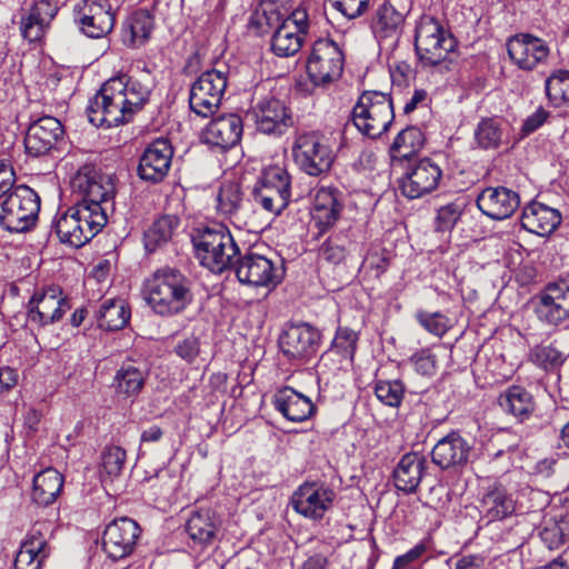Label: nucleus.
I'll use <instances>...</instances> for the list:
<instances>
[{
	"label": "nucleus",
	"instance_id": "f257e3e1",
	"mask_svg": "<svg viewBox=\"0 0 569 569\" xmlns=\"http://www.w3.org/2000/svg\"><path fill=\"white\" fill-rule=\"evenodd\" d=\"M156 87L150 69L132 70L106 81L90 99L87 114L94 127H117L130 122L148 103Z\"/></svg>",
	"mask_w": 569,
	"mask_h": 569
},
{
	"label": "nucleus",
	"instance_id": "f03ea898",
	"mask_svg": "<svg viewBox=\"0 0 569 569\" xmlns=\"http://www.w3.org/2000/svg\"><path fill=\"white\" fill-rule=\"evenodd\" d=\"M192 286L191 279L181 270L163 267L146 278L142 293L156 315L173 317L182 313L192 303Z\"/></svg>",
	"mask_w": 569,
	"mask_h": 569
},
{
	"label": "nucleus",
	"instance_id": "7ed1b4c3",
	"mask_svg": "<svg viewBox=\"0 0 569 569\" xmlns=\"http://www.w3.org/2000/svg\"><path fill=\"white\" fill-rule=\"evenodd\" d=\"M191 242L199 263L217 274L233 269L240 254L230 230L223 224L214 223L193 229Z\"/></svg>",
	"mask_w": 569,
	"mask_h": 569
},
{
	"label": "nucleus",
	"instance_id": "20e7f679",
	"mask_svg": "<svg viewBox=\"0 0 569 569\" xmlns=\"http://www.w3.org/2000/svg\"><path fill=\"white\" fill-rule=\"evenodd\" d=\"M457 41L433 17L423 16L415 36V48L419 60L425 67L437 68L440 73L448 72L450 54Z\"/></svg>",
	"mask_w": 569,
	"mask_h": 569
},
{
	"label": "nucleus",
	"instance_id": "39448f33",
	"mask_svg": "<svg viewBox=\"0 0 569 569\" xmlns=\"http://www.w3.org/2000/svg\"><path fill=\"white\" fill-rule=\"evenodd\" d=\"M72 188L82 196L77 204H82L88 211L102 212V220L108 221V212L113 210L116 193L110 174L101 173L93 166H83L73 177Z\"/></svg>",
	"mask_w": 569,
	"mask_h": 569
},
{
	"label": "nucleus",
	"instance_id": "423d86ee",
	"mask_svg": "<svg viewBox=\"0 0 569 569\" xmlns=\"http://www.w3.org/2000/svg\"><path fill=\"white\" fill-rule=\"evenodd\" d=\"M393 117L391 98L380 91H365L352 110L357 129L373 139L388 130Z\"/></svg>",
	"mask_w": 569,
	"mask_h": 569
},
{
	"label": "nucleus",
	"instance_id": "0eeeda50",
	"mask_svg": "<svg viewBox=\"0 0 569 569\" xmlns=\"http://www.w3.org/2000/svg\"><path fill=\"white\" fill-rule=\"evenodd\" d=\"M39 210L38 194L28 186H17L3 197L0 224L10 232H26L34 226Z\"/></svg>",
	"mask_w": 569,
	"mask_h": 569
},
{
	"label": "nucleus",
	"instance_id": "6e6552de",
	"mask_svg": "<svg viewBox=\"0 0 569 569\" xmlns=\"http://www.w3.org/2000/svg\"><path fill=\"white\" fill-rule=\"evenodd\" d=\"M343 67L345 54L337 42L329 38L313 42L306 62L307 76L313 86L326 88L337 82Z\"/></svg>",
	"mask_w": 569,
	"mask_h": 569
},
{
	"label": "nucleus",
	"instance_id": "1a4fd4ad",
	"mask_svg": "<svg viewBox=\"0 0 569 569\" xmlns=\"http://www.w3.org/2000/svg\"><path fill=\"white\" fill-rule=\"evenodd\" d=\"M102 217V212L88 211L82 204L76 203L57 219L56 233L61 242L80 248L107 224Z\"/></svg>",
	"mask_w": 569,
	"mask_h": 569
},
{
	"label": "nucleus",
	"instance_id": "9d476101",
	"mask_svg": "<svg viewBox=\"0 0 569 569\" xmlns=\"http://www.w3.org/2000/svg\"><path fill=\"white\" fill-rule=\"evenodd\" d=\"M253 202L266 212L278 216L290 201V176L279 166H272L263 171L261 184L252 191Z\"/></svg>",
	"mask_w": 569,
	"mask_h": 569
},
{
	"label": "nucleus",
	"instance_id": "9b49d317",
	"mask_svg": "<svg viewBox=\"0 0 569 569\" xmlns=\"http://www.w3.org/2000/svg\"><path fill=\"white\" fill-rule=\"evenodd\" d=\"M227 84L224 71L212 69L201 73L190 88V109L202 118L212 116L221 103Z\"/></svg>",
	"mask_w": 569,
	"mask_h": 569
},
{
	"label": "nucleus",
	"instance_id": "f8f14e48",
	"mask_svg": "<svg viewBox=\"0 0 569 569\" xmlns=\"http://www.w3.org/2000/svg\"><path fill=\"white\" fill-rule=\"evenodd\" d=\"M71 306L67 296L57 286L37 290L27 305V321L42 328L60 321Z\"/></svg>",
	"mask_w": 569,
	"mask_h": 569
},
{
	"label": "nucleus",
	"instance_id": "ddd939ff",
	"mask_svg": "<svg viewBox=\"0 0 569 569\" xmlns=\"http://www.w3.org/2000/svg\"><path fill=\"white\" fill-rule=\"evenodd\" d=\"M535 315L546 327L557 328L569 320V283H548L535 298Z\"/></svg>",
	"mask_w": 569,
	"mask_h": 569
},
{
	"label": "nucleus",
	"instance_id": "4468645a",
	"mask_svg": "<svg viewBox=\"0 0 569 569\" xmlns=\"http://www.w3.org/2000/svg\"><path fill=\"white\" fill-rule=\"evenodd\" d=\"M292 152L297 166L313 177L327 172L333 162L332 150L315 133L299 134L293 143Z\"/></svg>",
	"mask_w": 569,
	"mask_h": 569
},
{
	"label": "nucleus",
	"instance_id": "2eb2a0df",
	"mask_svg": "<svg viewBox=\"0 0 569 569\" xmlns=\"http://www.w3.org/2000/svg\"><path fill=\"white\" fill-rule=\"evenodd\" d=\"M320 345V332L309 323H292L279 337L282 353L291 360L307 361L312 358Z\"/></svg>",
	"mask_w": 569,
	"mask_h": 569
},
{
	"label": "nucleus",
	"instance_id": "dca6fc26",
	"mask_svg": "<svg viewBox=\"0 0 569 569\" xmlns=\"http://www.w3.org/2000/svg\"><path fill=\"white\" fill-rule=\"evenodd\" d=\"M236 276L242 283L254 287L277 286L282 279V268L262 254L248 252L236 260Z\"/></svg>",
	"mask_w": 569,
	"mask_h": 569
},
{
	"label": "nucleus",
	"instance_id": "f3484780",
	"mask_svg": "<svg viewBox=\"0 0 569 569\" xmlns=\"http://www.w3.org/2000/svg\"><path fill=\"white\" fill-rule=\"evenodd\" d=\"M140 536V527L129 518H120L110 522L102 537V548L107 556L112 560H120L134 549Z\"/></svg>",
	"mask_w": 569,
	"mask_h": 569
},
{
	"label": "nucleus",
	"instance_id": "a211bd4d",
	"mask_svg": "<svg viewBox=\"0 0 569 569\" xmlns=\"http://www.w3.org/2000/svg\"><path fill=\"white\" fill-rule=\"evenodd\" d=\"M336 493L325 483L305 482L293 493L291 503L300 515L310 519H321L332 507Z\"/></svg>",
	"mask_w": 569,
	"mask_h": 569
},
{
	"label": "nucleus",
	"instance_id": "6ab92c4d",
	"mask_svg": "<svg viewBox=\"0 0 569 569\" xmlns=\"http://www.w3.org/2000/svg\"><path fill=\"white\" fill-rule=\"evenodd\" d=\"M76 21L83 34L100 39L112 31L114 14L108 1L83 0L78 6Z\"/></svg>",
	"mask_w": 569,
	"mask_h": 569
},
{
	"label": "nucleus",
	"instance_id": "aec40b11",
	"mask_svg": "<svg viewBox=\"0 0 569 569\" xmlns=\"http://www.w3.org/2000/svg\"><path fill=\"white\" fill-rule=\"evenodd\" d=\"M173 150L166 139L151 142L139 159L137 173L139 178L149 183L161 182L169 172Z\"/></svg>",
	"mask_w": 569,
	"mask_h": 569
},
{
	"label": "nucleus",
	"instance_id": "412c9836",
	"mask_svg": "<svg viewBox=\"0 0 569 569\" xmlns=\"http://www.w3.org/2000/svg\"><path fill=\"white\" fill-rule=\"evenodd\" d=\"M507 51L511 61L522 70H533L545 63L549 56L547 43L532 34L518 33L507 42Z\"/></svg>",
	"mask_w": 569,
	"mask_h": 569
},
{
	"label": "nucleus",
	"instance_id": "4be33fe9",
	"mask_svg": "<svg viewBox=\"0 0 569 569\" xmlns=\"http://www.w3.org/2000/svg\"><path fill=\"white\" fill-rule=\"evenodd\" d=\"M252 113L257 129L267 134H282L293 120L286 104L274 97L260 99L253 107Z\"/></svg>",
	"mask_w": 569,
	"mask_h": 569
},
{
	"label": "nucleus",
	"instance_id": "5701e85b",
	"mask_svg": "<svg viewBox=\"0 0 569 569\" xmlns=\"http://www.w3.org/2000/svg\"><path fill=\"white\" fill-rule=\"evenodd\" d=\"M61 122L50 116H44L32 122L24 137L26 152L32 157L47 154L63 137Z\"/></svg>",
	"mask_w": 569,
	"mask_h": 569
},
{
	"label": "nucleus",
	"instance_id": "b1692460",
	"mask_svg": "<svg viewBox=\"0 0 569 569\" xmlns=\"http://www.w3.org/2000/svg\"><path fill=\"white\" fill-rule=\"evenodd\" d=\"M519 204V194L506 187H488L477 197L479 210L493 220L509 218Z\"/></svg>",
	"mask_w": 569,
	"mask_h": 569
},
{
	"label": "nucleus",
	"instance_id": "393cba45",
	"mask_svg": "<svg viewBox=\"0 0 569 569\" xmlns=\"http://www.w3.org/2000/svg\"><path fill=\"white\" fill-rule=\"evenodd\" d=\"M243 124L236 113L213 118L202 132L204 143L222 150L234 147L241 139Z\"/></svg>",
	"mask_w": 569,
	"mask_h": 569
},
{
	"label": "nucleus",
	"instance_id": "a878e982",
	"mask_svg": "<svg viewBox=\"0 0 569 569\" xmlns=\"http://www.w3.org/2000/svg\"><path fill=\"white\" fill-rule=\"evenodd\" d=\"M59 11V0H36L28 13L21 18L22 37L34 42L40 40L49 29Z\"/></svg>",
	"mask_w": 569,
	"mask_h": 569
},
{
	"label": "nucleus",
	"instance_id": "bb28decb",
	"mask_svg": "<svg viewBox=\"0 0 569 569\" xmlns=\"http://www.w3.org/2000/svg\"><path fill=\"white\" fill-rule=\"evenodd\" d=\"M440 178V168L429 159H422L407 173L400 187L407 198L417 199L433 191Z\"/></svg>",
	"mask_w": 569,
	"mask_h": 569
},
{
	"label": "nucleus",
	"instance_id": "cd10ccee",
	"mask_svg": "<svg viewBox=\"0 0 569 569\" xmlns=\"http://www.w3.org/2000/svg\"><path fill=\"white\" fill-rule=\"evenodd\" d=\"M471 447L459 433L451 432L440 439L432 449V462L441 469L467 463Z\"/></svg>",
	"mask_w": 569,
	"mask_h": 569
},
{
	"label": "nucleus",
	"instance_id": "c85d7f7f",
	"mask_svg": "<svg viewBox=\"0 0 569 569\" xmlns=\"http://www.w3.org/2000/svg\"><path fill=\"white\" fill-rule=\"evenodd\" d=\"M560 222L558 210L537 201L529 203L521 214L522 228L541 237L552 233Z\"/></svg>",
	"mask_w": 569,
	"mask_h": 569
},
{
	"label": "nucleus",
	"instance_id": "c756f323",
	"mask_svg": "<svg viewBox=\"0 0 569 569\" xmlns=\"http://www.w3.org/2000/svg\"><path fill=\"white\" fill-rule=\"evenodd\" d=\"M274 408L288 420L301 422L315 411L311 400L291 387L280 389L273 397Z\"/></svg>",
	"mask_w": 569,
	"mask_h": 569
},
{
	"label": "nucleus",
	"instance_id": "7c9ffc66",
	"mask_svg": "<svg viewBox=\"0 0 569 569\" xmlns=\"http://www.w3.org/2000/svg\"><path fill=\"white\" fill-rule=\"evenodd\" d=\"M480 511L488 522L502 520L515 511V501L502 485L487 488L480 501Z\"/></svg>",
	"mask_w": 569,
	"mask_h": 569
},
{
	"label": "nucleus",
	"instance_id": "2f4dec72",
	"mask_svg": "<svg viewBox=\"0 0 569 569\" xmlns=\"http://www.w3.org/2000/svg\"><path fill=\"white\" fill-rule=\"evenodd\" d=\"M342 203L333 188H320L313 200V220L321 231L333 226L340 217Z\"/></svg>",
	"mask_w": 569,
	"mask_h": 569
},
{
	"label": "nucleus",
	"instance_id": "473e14b6",
	"mask_svg": "<svg viewBox=\"0 0 569 569\" xmlns=\"http://www.w3.org/2000/svg\"><path fill=\"white\" fill-rule=\"evenodd\" d=\"M219 522L210 509L192 511L186 522V531L194 545L206 547L211 545L217 536Z\"/></svg>",
	"mask_w": 569,
	"mask_h": 569
},
{
	"label": "nucleus",
	"instance_id": "72a5a7b5",
	"mask_svg": "<svg viewBox=\"0 0 569 569\" xmlns=\"http://www.w3.org/2000/svg\"><path fill=\"white\" fill-rule=\"evenodd\" d=\"M425 470V460L417 453L405 455L393 470V481L398 490L412 493L417 490Z\"/></svg>",
	"mask_w": 569,
	"mask_h": 569
},
{
	"label": "nucleus",
	"instance_id": "f704fd0d",
	"mask_svg": "<svg viewBox=\"0 0 569 569\" xmlns=\"http://www.w3.org/2000/svg\"><path fill=\"white\" fill-rule=\"evenodd\" d=\"M154 27V19L148 10L132 12L123 23L122 41L126 46L138 48L146 43Z\"/></svg>",
	"mask_w": 569,
	"mask_h": 569
},
{
	"label": "nucleus",
	"instance_id": "c9c22d12",
	"mask_svg": "<svg viewBox=\"0 0 569 569\" xmlns=\"http://www.w3.org/2000/svg\"><path fill=\"white\" fill-rule=\"evenodd\" d=\"M62 487V475L53 468H47L33 478L32 500L37 505L49 506L56 501Z\"/></svg>",
	"mask_w": 569,
	"mask_h": 569
},
{
	"label": "nucleus",
	"instance_id": "e433bc0d",
	"mask_svg": "<svg viewBox=\"0 0 569 569\" xmlns=\"http://www.w3.org/2000/svg\"><path fill=\"white\" fill-rule=\"evenodd\" d=\"M403 20V14L391 3L383 2L373 13L371 29L379 40L393 38L400 33Z\"/></svg>",
	"mask_w": 569,
	"mask_h": 569
},
{
	"label": "nucleus",
	"instance_id": "4c0bfd02",
	"mask_svg": "<svg viewBox=\"0 0 569 569\" xmlns=\"http://www.w3.org/2000/svg\"><path fill=\"white\" fill-rule=\"evenodd\" d=\"M503 411L513 416L519 421L528 419L535 410L533 397L520 386L508 388L498 399Z\"/></svg>",
	"mask_w": 569,
	"mask_h": 569
},
{
	"label": "nucleus",
	"instance_id": "58836bf2",
	"mask_svg": "<svg viewBox=\"0 0 569 569\" xmlns=\"http://www.w3.org/2000/svg\"><path fill=\"white\" fill-rule=\"evenodd\" d=\"M130 315V309L123 299H107L99 307L97 320L100 328L117 331L129 322Z\"/></svg>",
	"mask_w": 569,
	"mask_h": 569
},
{
	"label": "nucleus",
	"instance_id": "ea45409f",
	"mask_svg": "<svg viewBox=\"0 0 569 569\" xmlns=\"http://www.w3.org/2000/svg\"><path fill=\"white\" fill-rule=\"evenodd\" d=\"M273 28L276 31L271 39V50L274 54L278 57L296 54L302 46L303 36L295 30L290 22H280Z\"/></svg>",
	"mask_w": 569,
	"mask_h": 569
},
{
	"label": "nucleus",
	"instance_id": "a19ab883",
	"mask_svg": "<svg viewBox=\"0 0 569 569\" xmlns=\"http://www.w3.org/2000/svg\"><path fill=\"white\" fill-rule=\"evenodd\" d=\"M179 226V218L172 214H164L152 222L144 232V248L149 252L156 251L166 244Z\"/></svg>",
	"mask_w": 569,
	"mask_h": 569
},
{
	"label": "nucleus",
	"instance_id": "79ce46f5",
	"mask_svg": "<svg viewBox=\"0 0 569 569\" xmlns=\"http://www.w3.org/2000/svg\"><path fill=\"white\" fill-rule=\"evenodd\" d=\"M146 373L132 363H124L114 376V386L118 395L126 398L136 397L142 390Z\"/></svg>",
	"mask_w": 569,
	"mask_h": 569
},
{
	"label": "nucleus",
	"instance_id": "37998d69",
	"mask_svg": "<svg viewBox=\"0 0 569 569\" xmlns=\"http://www.w3.org/2000/svg\"><path fill=\"white\" fill-rule=\"evenodd\" d=\"M291 10V0H261L256 14V23L261 32L273 29Z\"/></svg>",
	"mask_w": 569,
	"mask_h": 569
},
{
	"label": "nucleus",
	"instance_id": "c03bdc74",
	"mask_svg": "<svg viewBox=\"0 0 569 569\" xmlns=\"http://www.w3.org/2000/svg\"><path fill=\"white\" fill-rule=\"evenodd\" d=\"M423 143L425 137L422 131L418 127L411 126L397 134L391 146V151L395 157L409 159L422 148Z\"/></svg>",
	"mask_w": 569,
	"mask_h": 569
},
{
	"label": "nucleus",
	"instance_id": "a18cd8bd",
	"mask_svg": "<svg viewBox=\"0 0 569 569\" xmlns=\"http://www.w3.org/2000/svg\"><path fill=\"white\" fill-rule=\"evenodd\" d=\"M503 133V121L497 118H485L477 124L475 139L480 148L495 149L501 144Z\"/></svg>",
	"mask_w": 569,
	"mask_h": 569
},
{
	"label": "nucleus",
	"instance_id": "49530a36",
	"mask_svg": "<svg viewBox=\"0 0 569 569\" xmlns=\"http://www.w3.org/2000/svg\"><path fill=\"white\" fill-rule=\"evenodd\" d=\"M217 201V208L222 214L229 218L237 217L244 206L243 193L239 183H223L218 192Z\"/></svg>",
	"mask_w": 569,
	"mask_h": 569
},
{
	"label": "nucleus",
	"instance_id": "de8ad7c7",
	"mask_svg": "<svg viewBox=\"0 0 569 569\" xmlns=\"http://www.w3.org/2000/svg\"><path fill=\"white\" fill-rule=\"evenodd\" d=\"M358 333L347 327L339 328L332 341L330 350H328L321 358L323 361L326 358L337 355L341 358V361L352 362L353 356L357 349Z\"/></svg>",
	"mask_w": 569,
	"mask_h": 569
},
{
	"label": "nucleus",
	"instance_id": "09e8293b",
	"mask_svg": "<svg viewBox=\"0 0 569 569\" xmlns=\"http://www.w3.org/2000/svg\"><path fill=\"white\" fill-rule=\"evenodd\" d=\"M548 99L555 107L569 102V71H558L546 81Z\"/></svg>",
	"mask_w": 569,
	"mask_h": 569
},
{
	"label": "nucleus",
	"instance_id": "8fccbe9b",
	"mask_svg": "<svg viewBox=\"0 0 569 569\" xmlns=\"http://www.w3.org/2000/svg\"><path fill=\"white\" fill-rule=\"evenodd\" d=\"M529 359L536 366L551 370L565 361V356L552 345H537L530 350Z\"/></svg>",
	"mask_w": 569,
	"mask_h": 569
},
{
	"label": "nucleus",
	"instance_id": "3c124183",
	"mask_svg": "<svg viewBox=\"0 0 569 569\" xmlns=\"http://www.w3.org/2000/svg\"><path fill=\"white\" fill-rule=\"evenodd\" d=\"M375 395L383 405L399 407L405 395V386L400 380H379L375 386Z\"/></svg>",
	"mask_w": 569,
	"mask_h": 569
},
{
	"label": "nucleus",
	"instance_id": "603ef678",
	"mask_svg": "<svg viewBox=\"0 0 569 569\" xmlns=\"http://www.w3.org/2000/svg\"><path fill=\"white\" fill-rule=\"evenodd\" d=\"M416 319L425 330L437 337H442L451 327L449 318L441 312L420 310L416 313Z\"/></svg>",
	"mask_w": 569,
	"mask_h": 569
},
{
	"label": "nucleus",
	"instance_id": "864d4df0",
	"mask_svg": "<svg viewBox=\"0 0 569 569\" xmlns=\"http://www.w3.org/2000/svg\"><path fill=\"white\" fill-rule=\"evenodd\" d=\"M50 551H42L21 545L14 560L16 569H41L43 561L49 557Z\"/></svg>",
	"mask_w": 569,
	"mask_h": 569
},
{
	"label": "nucleus",
	"instance_id": "5fc2aeb1",
	"mask_svg": "<svg viewBox=\"0 0 569 569\" xmlns=\"http://www.w3.org/2000/svg\"><path fill=\"white\" fill-rule=\"evenodd\" d=\"M462 213L460 204L451 202L438 209L436 217V230L438 232H446L453 229Z\"/></svg>",
	"mask_w": 569,
	"mask_h": 569
},
{
	"label": "nucleus",
	"instance_id": "6e6d98bb",
	"mask_svg": "<svg viewBox=\"0 0 569 569\" xmlns=\"http://www.w3.org/2000/svg\"><path fill=\"white\" fill-rule=\"evenodd\" d=\"M126 461V451L118 446L107 447L102 453L103 471L110 477L120 475Z\"/></svg>",
	"mask_w": 569,
	"mask_h": 569
},
{
	"label": "nucleus",
	"instance_id": "4d7b16f0",
	"mask_svg": "<svg viewBox=\"0 0 569 569\" xmlns=\"http://www.w3.org/2000/svg\"><path fill=\"white\" fill-rule=\"evenodd\" d=\"M346 258V249L336 239L326 240L319 248V259L337 266Z\"/></svg>",
	"mask_w": 569,
	"mask_h": 569
},
{
	"label": "nucleus",
	"instance_id": "13d9d810",
	"mask_svg": "<svg viewBox=\"0 0 569 569\" xmlns=\"http://www.w3.org/2000/svg\"><path fill=\"white\" fill-rule=\"evenodd\" d=\"M174 353L188 363L194 362L200 355V340L191 335L177 342Z\"/></svg>",
	"mask_w": 569,
	"mask_h": 569
},
{
	"label": "nucleus",
	"instance_id": "bf43d9fd",
	"mask_svg": "<svg viewBox=\"0 0 569 569\" xmlns=\"http://www.w3.org/2000/svg\"><path fill=\"white\" fill-rule=\"evenodd\" d=\"M331 6L348 19H356L363 14L369 0H330Z\"/></svg>",
	"mask_w": 569,
	"mask_h": 569
},
{
	"label": "nucleus",
	"instance_id": "052dcab7",
	"mask_svg": "<svg viewBox=\"0 0 569 569\" xmlns=\"http://www.w3.org/2000/svg\"><path fill=\"white\" fill-rule=\"evenodd\" d=\"M566 537L567 533L560 522L549 523L540 531L541 540L550 550L558 549L563 545Z\"/></svg>",
	"mask_w": 569,
	"mask_h": 569
},
{
	"label": "nucleus",
	"instance_id": "680f3d73",
	"mask_svg": "<svg viewBox=\"0 0 569 569\" xmlns=\"http://www.w3.org/2000/svg\"><path fill=\"white\" fill-rule=\"evenodd\" d=\"M410 361L413 363L415 370L422 376H432L436 373L437 358L429 350H421L415 353Z\"/></svg>",
	"mask_w": 569,
	"mask_h": 569
},
{
	"label": "nucleus",
	"instance_id": "e2e57ef3",
	"mask_svg": "<svg viewBox=\"0 0 569 569\" xmlns=\"http://www.w3.org/2000/svg\"><path fill=\"white\" fill-rule=\"evenodd\" d=\"M48 531L49 525L47 522H37L22 543L37 550L50 551L46 539V532Z\"/></svg>",
	"mask_w": 569,
	"mask_h": 569
},
{
	"label": "nucleus",
	"instance_id": "0e129e2a",
	"mask_svg": "<svg viewBox=\"0 0 569 569\" xmlns=\"http://www.w3.org/2000/svg\"><path fill=\"white\" fill-rule=\"evenodd\" d=\"M427 551V547L423 542H419L412 549L406 553L398 556L395 559L392 569H408L409 566L419 560Z\"/></svg>",
	"mask_w": 569,
	"mask_h": 569
},
{
	"label": "nucleus",
	"instance_id": "69168bd1",
	"mask_svg": "<svg viewBox=\"0 0 569 569\" xmlns=\"http://www.w3.org/2000/svg\"><path fill=\"white\" fill-rule=\"evenodd\" d=\"M14 172L12 167L0 160V197L3 198L7 193L13 190Z\"/></svg>",
	"mask_w": 569,
	"mask_h": 569
},
{
	"label": "nucleus",
	"instance_id": "338daca9",
	"mask_svg": "<svg viewBox=\"0 0 569 569\" xmlns=\"http://www.w3.org/2000/svg\"><path fill=\"white\" fill-rule=\"evenodd\" d=\"M281 22L292 23L295 30H298L302 36L308 30V14L305 10L296 9L290 11Z\"/></svg>",
	"mask_w": 569,
	"mask_h": 569
},
{
	"label": "nucleus",
	"instance_id": "774afa93",
	"mask_svg": "<svg viewBox=\"0 0 569 569\" xmlns=\"http://www.w3.org/2000/svg\"><path fill=\"white\" fill-rule=\"evenodd\" d=\"M548 116L549 113L543 108H538L536 112L525 120L521 129L522 132L525 134L532 133L545 123Z\"/></svg>",
	"mask_w": 569,
	"mask_h": 569
}]
</instances>
